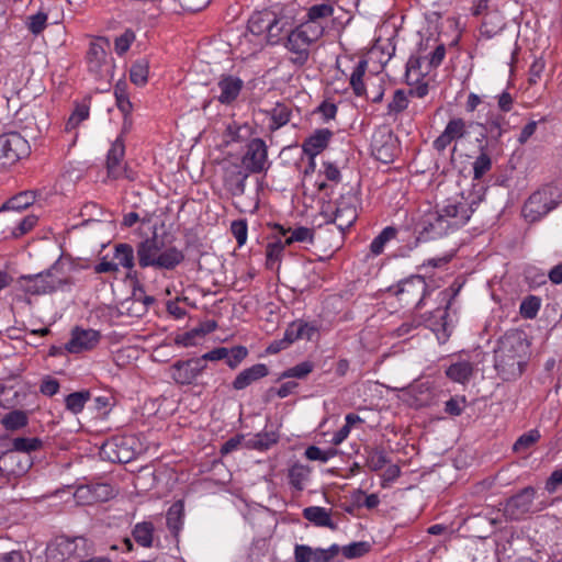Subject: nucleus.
Returning a JSON list of instances; mask_svg holds the SVG:
<instances>
[{
	"instance_id": "obj_56",
	"label": "nucleus",
	"mask_w": 562,
	"mask_h": 562,
	"mask_svg": "<svg viewBox=\"0 0 562 562\" xmlns=\"http://www.w3.org/2000/svg\"><path fill=\"white\" fill-rule=\"evenodd\" d=\"M47 15L43 12H38L32 16H30L29 30L37 35L40 34L46 26Z\"/></svg>"
},
{
	"instance_id": "obj_47",
	"label": "nucleus",
	"mask_w": 562,
	"mask_h": 562,
	"mask_svg": "<svg viewBox=\"0 0 562 562\" xmlns=\"http://www.w3.org/2000/svg\"><path fill=\"white\" fill-rule=\"evenodd\" d=\"M89 116V108L85 104H79L76 106L75 111L69 116L66 122L65 130L70 132L75 130L82 121L87 120Z\"/></svg>"
},
{
	"instance_id": "obj_11",
	"label": "nucleus",
	"mask_w": 562,
	"mask_h": 562,
	"mask_svg": "<svg viewBox=\"0 0 562 562\" xmlns=\"http://www.w3.org/2000/svg\"><path fill=\"white\" fill-rule=\"evenodd\" d=\"M100 340V334L93 329L75 328L70 340L65 345V349L70 353H80L91 350Z\"/></svg>"
},
{
	"instance_id": "obj_22",
	"label": "nucleus",
	"mask_w": 562,
	"mask_h": 562,
	"mask_svg": "<svg viewBox=\"0 0 562 562\" xmlns=\"http://www.w3.org/2000/svg\"><path fill=\"white\" fill-rule=\"evenodd\" d=\"M473 374V367L469 361H458L450 364L446 370V375L453 382L467 383Z\"/></svg>"
},
{
	"instance_id": "obj_48",
	"label": "nucleus",
	"mask_w": 562,
	"mask_h": 562,
	"mask_svg": "<svg viewBox=\"0 0 562 562\" xmlns=\"http://www.w3.org/2000/svg\"><path fill=\"white\" fill-rule=\"evenodd\" d=\"M278 437L274 432H263L256 435L251 440H249V446L257 450H267L273 443H276Z\"/></svg>"
},
{
	"instance_id": "obj_55",
	"label": "nucleus",
	"mask_w": 562,
	"mask_h": 562,
	"mask_svg": "<svg viewBox=\"0 0 562 562\" xmlns=\"http://www.w3.org/2000/svg\"><path fill=\"white\" fill-rule=\"evenodd\" d=\"M231 231L239 246H243L247 239V222L246 220H237L232 222Z\"/></svg>"
},
{
	"instance_id": "obj_29",
	"label": "nucleus",
	"mask_w": 562,
	"mask_h": 562,
	"mask_svg": "<svg viewBox=\"0 0 562 562\" xmlns=\"http://www.w3.org/2000/svg\"><path fill=\"white\" fill-rule=\"evenodd\" d=\"M397 229L393 226L385 227L371 243L370 251L374 256L383 252L385 245L396 237Z\"/></svg>"
},
{
	"instance_id": "obj_4",
	"label": "nucleus",
	"mask_w": 562,
	"mask_h": 562,
	"mask_svg": "<svg viewBox=\"0 0 562 562\" xmlns=\"http://www.w3.org/2000/svg\"><path fill=\"white\" fill-rule=\"evenodd\" d=\"M164 243L154 233L153 237L146 238L137 245V259L142 268L154 267L157 269L172 270L184 259V255L176 247L165 250Z\"/></svg>"
},
{
	"instance_id": "obj_58",
	"label": "nucleus",
	"mask_w": 562,
	"mask_h": 562,
	"mask_svg": "<svg viewBox=\"0 0 562 562\" xmlns=\"http://www.w3.org/2000/svg\"><path fill=\"white\" fill-rule=\"evenodd\" d=\"M59 387V382L56 379L46 375L41 383L40 391L46 396H53L58 393Z\"/></svg>"
},
{
	"instance_id": "obj_5",
	"label": "nucleus",
	"mask_w": 562,
	"mask_h": 562,
	"mask_svg": "<svg viewBox=\"0 0 562 562\" xmlns=\"http://www.w3.org/2000/svg\"><path fill=\"white\" fill-rule=\"evenodd\" d=\"M30 151L29 143L19 133L0 135V161L12 165L26 156Z\"/></svg>"
},
{
	"instance_id": "obj_25",
	"label": "nucleus",
	"mask_w": 562,
	"mask_h": 562,
	"mask_svg": "<svg viewBox=\"0 0 562 562\" xmlns=\"http://www.w3.org/2000/svg\"><path fill=\"white\" fill-rule=\"evenodd\" d=\"M114 259L119 265L130 270L127 277L132 278V269L134 267V250L128 244H117L115 246Z\"/></svg>"
},
{
	"instance_id": "obj_27",
	"label": "nucleus",
	"mask_w": 562,
	"mask_h": 562,
	"mask_svg": "<svg viewBox=\"0 0 562 562\" xmlns=\"http://www.w3.org/2000/svg\"><path fill=\"white\" fill-rule=\"evenodd\" d=\"M149 63L146 58L136 60L130 69V79L136 86H144L147 82Z\"/></svg>"
},
{
	"instance_id": "obj_45",
	"label": "nucleus",
	"mask_w": 562,
	"mask_h": 562,
	"mask_svg": "<svg viewBox=\"0 0 562 562\" xmlns=\"http://www.w3.org/2000/svg\"><path fill=\"white\" fill-rule=\"evenodd\" d=\"M313 363L310 361L301 362L285 371H283L279 380L281 379H288V378H296V379H304L306 375H308L313 371Z\"/></svg>"
},
{
	"instance_id": "obj_23",
	"label": "nucleus",
	"mask_w": 562,
	"mask_h": 562,
	"mask_svg": "<svg viewBox=\"0 0 562 562\" xmlns=\"http://www.w3.org/2000/svg\"><path fill=\"white\" fill-rule=\"evenodd\" d=\"M271 123L270 131H277L286 125L291 121L292 109L284 103H277L274 108L269 111Z\"/></svg>"
},
{
	"instance_id": "obj_59",
	"label": "nucleus",
	"mask_w": 562,
	"mask_h": 562,
	"mask_svg": "<svg viewBox=\"0 0 562 562\" xmlns=\"http://www.w3.org/2000/svg\"><path fill=\"white\" fill-rule=\"evenodd\" d=\"M37 222V217L34 216V215H29V216H25L23 217L19 225L16 226L15 229H13L12 234L14 237H19V236H22L24 234H26L27 232H30L34 225L36 224Z\"/></svg>"
},
{
	"instance_id": "obj_64",
	"label": "nucleus",
	"mask_w": 562,
	"mask_h": 562,
	"mask_svg": "<svg viewBox=\"0 0 562 562\" xmlns=\"http://www.w3.org/2000/svg\"><path fill=\"white\" fill-rule=\"evenodd\" d=\"M562 484V469L555 470L551 473L546 482V490L549 493H554L559 485Z\"/></svg>"
},
{
	"instance_id": "obj_54",
	"label": "nucleus",
	"mask_w": 562,
	"mask_h": 562,
	"mask_svg": "<svg viewBox=\"0 0 562 562\" xmlns=\"http://www.w3.org/2000/svg\"><path fill=\"white\" fill-rule=\"evenodd\" d=\"M135 40V34L132 30H126L121 36L115 40V52L119 55L125 54L128 49L133 41Z\"/></svg>"
},
{
	"instance_id": "obj_63",
	"label": "nucleus",
	"mask_w": 562,
	"mask_h": 562,
	"mask_svg": "<svg viewBox=\"0 0 562 562\" xmlns=\"http://www.w3.org/2000/svg\"><path fill=\"white\" fill-rule=\"evenodd\" d=\"M546 67V63L542 58L536 59L529 69V82L535 85L538 79L541 77Z\"/></svg>"
},
{
	"instance_id": "obj_14",
	"label": "nucleus",
	"mask_w": 562,
	"mask_h": 562,
	"mask_svg": "<svg viewBox=\"0 0 562 562\" xmlns=\"http://www.w3.org/2000/svg\"><path fill=\"white\" fill-rule=\"evenodd\" d=\"M427 283L422 276H411L397 284L396 295L407 294L412 301L417 300L416 306H420L427 294Z\"/></svg>"
},
{
	"instance_id": "obj_1",
	"label": "nucleus",
	"mask_w": 562,
	"mask_h": 562,
	"mask_svg": "<svg viewBox=\"0 0 562 562\" xmlns=\"http://www.w3.org/2000/svg\"><path fill=\"white\" fill-rule=\"evenodd\" d=\"M528 353L529 345L521 334H506L494 350V368L503 380H516L524 372Z\"/></svg>"
},
{
	"instance_id": "obj_15",
	"label": "nucleus",
	"mask_w": 562,
	"mask_h": 562,
	"mask_svg": "<svg viewBox=\"0 0 562 562\" xmlns=\"http://www.w3.org/2000/svg\"><path fill=\"white\" fill-rule=\"evenodd\" d=\"M357 220V210L352 202H347L344 196L337 201L335 216H329L326 224L337 223L338 229L344 233Z\"/></svg>"
},
{
	"instance_id": "obj_8",
	"label": "nucleus",
	"mask_w": 562,
	"mask_h": 562,
	"mask_svg": "<svg viewBox=\"0 0 562 562\" xmlns=\"http://www.w3.org/2000/svg\"><path fill=\"white\" fill-rule=\"evenodd\" d=\"M206 368L201 357L179 360L171 366L172 380L181 385L191 384Z\"/></svg>"
},
{
	"instance_id": "obj_20",
	"label": "nucleus",
	"mask_w": 562,
	"mask_h": 562,
	"mask_svg": "<svg viewBox=\"0 0 562 562\" xmlns=\"http://www.w3.org/2000/svg\"><path fill=\"white\" fill-rule=\"evenodd\" d=\"M125 155V145H124V142L122 139V137H117L109 153H108V157H106V167H108V171H109V175L114 177V178H117L120 176V172H119V166L123 159Z\"/></svg>"
},
{
	"instance_id": "obj_35",
	"label": "nucleus",
	"mask_w": 562,
	"mask_h": 562,
	"mask_svg": "<svg viewBox=\"0 0 562 562\" xmlns=\"http://www.w3.org/2000/svg\"><path fill=\"white\" fill-rule=\"evenodd\" d=\"M7 430H16L27 425V415L23 411H12L3 416L1 420Z\"/></svg>"
},
{
	"instance_id": "obj_38",
	"label": "nucleus",
	"mask_w": 562,
	"mask_h": 562,
	"mask_svg": "<svg viewBox=\"0 0 562 562\" xmlns=\"http://www.w3.org/2000/svg\"><path fill=\"white\" fill-rule=\"evenodd\" d=\"M368 63L362 59L358 63L350 77V85L356 95H362L366 92L363 85V76L367 70Z\"/></svg>"
},
{
	"instance_id": "obj_39",
	"label": "nucleus",
	"mask_w": 562,
	"mask_h": 562,
	"mask_svg": "<svg viewBox=\"0 0 562 562\" xmlns=\"http://www.w3.org/2000/svg\"><path fill=\"white\" fill-rule=\"evenodd\" d=\"M540 432L537 429H531L525 434H522L514 443L513 450L516 453L526 452L530 447H532L539 439Z\"/></svg>"
},
{
	"instance_id": "obj_19",
	"label": "nucleus",
	"mask_w": 562,
	"mask_h": 562,
	"mask_svg": "<svg viewBox=\"0 0 562 562\" xmlns=\"http://www.w3.org/2000/svg\"><path fill=\"white\" fill-rule=\"evenodd\" d=\"M303 517L313 522L317 527H327L331 530L337 529V524H335L331 518L329 512L319 506H311L303 509Z\"/></svg>"
},
{
	"instance_id": "obj_24",
	"label": "nucleus",
	"mask_w": 562,
	"mask_h": 562,
	"mask_svg": "<svg viewBox=\"0 0 562 562\" xmlns=\"http://www.w3.org/2000/svg\"><path fill=\"white\" fill-rule=\"evenodd\" d=\"M35 201V192L33 191H23L19 194L14 195L10 200H8L1 207L0 211L4 210H14L21 211L30 205H32Z\"/></svg>"
},
{
	"instance_id": "obj_49",
	"label": "nucleus",
	"mask_w": 562,
	"mask_h": 562,
	"mask_svg": "<svg viewBox=\"0 0 562 562\" xmlns=\"http://www.w3.org/2000/svg\"><path fill=\"white\" fill-rule=\"evenodd\" d=\"M445 133L452 140L462 138L467 133L465 122L460 117L450 120L445 128Z\"/></svg>"
},
{
	"instance_id": "obj_51",
	"label": "nucleus",
	"mask_w": 562,
	"mask_h": 562,
	"mask_svg": "<svg viewBox=\"0 0 562 562\" xmlns=\"http://www.w3.org/2000/svg\"><path fill=\"white\" fill-rule=\"evenodd\" d=\"M229 356L226 358V363L231 369H236L240 362L248 356V350L245 346H235L228 349Z\"/></svg>"
},
{
	"instance_id": "obj_13",
	"label": "nucleus",
	"mask_w": 562,
	"mask_h": 562,
	"mask_svg": "<svg viewBox=\"0 0 562 562\" xmlns=\"http://www.w3.org/2000/svg\"><path fill=\"white\" fill-rule=\"evenodd\" d=\"M220 93L216 95L217 101L224 105L234 103L244 88V81L233 75L222 76L217 82Z\"/></svg>"
},
{
	"instance_id": "obj_30",
	"label": "nucleus",
	"mask_w": 562,
	"mask_h": 562,
	"mask_svg": "<svg viewBox=\"0 0 562 562\" xmlns=\"http://www.w3.org/2000/svg\"><path fill=\"white\" fill-rule=\"evenodd\" d=\"M153 532L154 526L151 522H140L134 527L132 535L139 546L149 548L153 544Z\"/></svg>"
},
{
	"instance_id": "obj_36",
	"label": "nucleus",
	"mask_w": 562,
	"mask_h": 562,
	"mask_svg": "<svg viewBox=\"0 0 562 562\" xmlns=\"http://www.w3.org/2000/svg\"><path fill=\"white\" fill-rule=\"evenodd\" d=\"M106 57L105 49L100 42H92L88 50V61L91 70L98 71Z\"/></svg>"
},
{
	"instance_id": "obj_10",
	"label": "nucleus",
	"mask_w": 562,
	"mask_h": 562,
	"mask_svg": "<svg viewBox=\"0 0 562 562\" xmlns=\"http://www.w3.org/2000/svg\"><path fill=\"white\" fill-rule=\"evenodd\" d=\"M313 40L307 35L303 26L290 30L285 47L294 53L296 57L293 61L297 65H304L308 59V47Z\"/></svg>"
},
{
	"instance_id": "obj_50",
	"label": "nucleus",
	"mask_w": 562,
	"mask_h": 562,
	"mask_svg": "<svg viewBox=\"0 0 562 562\" xmlns=\"http://www.w3.org/2000/svg\"><path fill=\"white\" fill-rule=\"evenodd\" d=\"M333 13L334 8L330 4L321 3L312 5L307 12L308 22H315L318 19L330 16Z\"/></svg>"
},
{
	"instance_id": "obj_44",
	"label": "nucleus",
	"mask_w": 562,
	"mask_h": 562,
	"mask_svg": "<svg viewBox=\"0 0 562 562\" xmlns=\"http://www.w3.org/2000/svg\"><path fill=\"white\" fill-rule=\"evenodd\" d=\"M310 243L314 241V229L300 226L291 231V235L285 238L284 245H291L293 243Z\"/></svg>"
},
{
	"instance_id": "obj_21",
	"label": "nucleus",
	"mask_w": 562,
	"mask_h": 562,
	"mask_svg": "<svg viewBox=\"0 0 562 562\" xmlns=\"http://www.w3.org/2000/svg\"><path fill=\"white\" fill-rule=\"evenodd\" d=\"M248 173L237 169L226 173L224 179L225 188L232 195L240 196L245 193Z\"/></svg>"
},
{
	"instance_id": "obj_3",
	"label": "nucleus",
	"mask_w": 562,
	"mask_h": 562,
	"mask_svg": "<svg viewBox=\"0 0 562 562\" xmlns=\"http://www.w3.org/2000/svg\"><path fill=\"white\" fill-rule=\"evenodd\" d=\"M475 200L470 203L464 201H448L446 205L429 215L424 222V232L430 238L442 237L449 231L457 229L468 223L474 212Z\"/></svg>"
},
{
	"instance_id": "obj_28",
	"label": "nucleus",
	"mask_w": 562,
	"mask_h": 562,
	"mask_svg": "<svg viewBox=\"0 0 562 562\" xmlns=\"http://www.w3.org/2000/svg\"><path fill=\"white\" fill-rule=\"evenodd\" d=\"M480 155L473 162V177L481 179L492 168V159L486 151V145H479Z\"/></svg>"
},
{
	"instance_id": "obj_31",
	"label": "nucleus",
	"mask_w": 562,
	"mask_h": 562,
	"mask_svg": "<svg viewBox=\"0 0 562 562\" xmlns=\"http://www.w3.org/2000/svg\"><path fill=\"white\" fill-rule=\"evenodd\" d=\"M90 396L89 391L70 393L65 398L66 408L72 414H79L83 409L85 404L90 400Z\"/></svg>"
},
{
	"instance_id": "obj_53",
	"label": "nucleus",
	"mask_w": 562,
	"mask_h": 562,
	"mask_svg": "<svg viewBox=\"0 0 562 562\" xmlns=\"http://www.w3.org/2000/svg\"><path fill=\"white\" fill-rule=\"evenodd\" d=\"M408 105L407 95L403 90L394 92L392 101L389 103L390 113H401Z\"/></svg>"
},
{
	"instance_id": "obj_37",
	"label": "nucleus",
	"mask_w": 562,
	"mask_h": 562,
	"mask_svg": "<svg viewBox=\"0 0 562 562\" xmlns=\"http://www.w3.org/2000/svg\"><path fill=\"white\" fill-rule=\"evenodd\" d=\"M288 26H290V22L286 18H277L273 15L272 21L267 30L268 38L271 44H276L279 42L280 35L283 32H289Z\"/></svg>"
},
{
	"instance_id": "obj_6",
	"label": "nucleus",
	"mask_w": 562,
	"mask_h": 562,
	"mask_svg": "<svg viewBox=\"0 0 562 562\" xmlns=\"http://www.w3.org/2000/svg\"><path fill=\"white\" fill-rule=\"evenodd\" d=\"M536 490L532 486H527L513 495L505 503L503 513L509 520H519L531 509Z\"/></svg>"
},
{
	"instance_id": "obj_17",
	"label": "nucleus",
	"mask_w": 562,
	"mask_h": 562,
	"mask_svg": "<svg viewBox=\"0 0 562 562\" xmlns=\"http://www.w3.org/2000/svg\"><path fill=\"white\" fill-rule=\"evenodd\" d=\"M269 374V369L265 363H257L239 372L232 383L236 391H240L249 386L252 382L258 381Z\"/></svg>"
},
{
	"instance_id": "obj_7",
	"label": "nucleus",
	"mask_w": 562,
	"mask_h": 562,
	"mask_svg": "<svg viewBox=\"0 0 562 562\" xmlns=\"http://www.w3.org/2000/svg\"><path fill=\"white\" fill-rule=\"evenodd\" d=\"M241 162L251 173H259L267 170L269 162L268 148L265 140L261 138H252L247 144V150L243 156Z\"/></svg>"
},
{
	"instance_id": "obj_52",
	"label": "nucleus",
	"mask_w": 562,
	"mask_h": 562,
	"mask_svg": "<svg viewBox=\"0 0 562 562\" xmlns=\"http://www.w3.org/2000/svg\"><path fill=\"white\" fill-rule=\"evenodd\" d=\"M335 454H336V450H334V449L323 451L321 448H318L316 446H310L305 450V457L312 461L327 462Z\"/></svg>"
},
{
	"instance_id": "obj_34",
	"label": "nucleus",
	"mask_w": 562,
	"mask_h": 562,
	"mask_svg": "<svg viewBox=\"0 0 562 562\" xmlns=\"http://www.w3.org/2000/svg\"><path fill=\"white\" fill-rule=\"evenodd\" d=\"M387 463H390V460H389L384 449L375 448V449H370L368 451L366 465L371 471H379L382 468H384Z\"/></svg>"
},
{
	"instance_id": "obj_41",
	"label": "nucleus",
	"mask_w": 562,
	"mask_h": 562,
	"mask_svg": "<svg viewBox=\"0 0 562 562\" xmlns=\"http://www.w3.org/2000/svg\"><path fill=\"white\" fill-rule=\"evenodd\" d=\"M114 95L117 108L126 115L132 111V103L128 99L127 83L119 81L114 87Z\"/></svg>"
},
{
	"instance_id": "obj_16",
	"label": "nucleus",
	"mask_w": 562,
	"mask_h": 562,
	"mask_svg": "<svg viewBox=\"0 0 562 562\" xmlns=\"http://www.w3.org/2000/svg\"><path fill=\"white\" fill-rule=\"evenodd\" d=\"M333 136V132L328 128H319L316 130L302 145L304 154H306L310 158H315L321 151H323L330 138Z\"/></svg>"
},
{
	"instance_id": "obj_62",
	"label": "nucleus",
	"mask_w": 562,
	"mask_h": 562,
	"mask_svg": "<svg viewBox=\"0 0 562 562\" xmlns=\"http://www.w3.org/2000/svg\"><path fill=\"white\" fill-rule=\"evenodd\" d=\"M227 356H229L228 348L217 347L201 356V359H203V362L206 363L207 361H218L226 359Z\"/></svg>"
},
{
	"instance_id": "obj_18",
	"label": "nucleus",
	"mask_w": 562,
	"mask_h": 562,
	"mask_svg": "<svg viewBox=\"0 0 562 562\" xmlns=\"http://www.w3.org/2000/svg\"><path fill=\"white\" fill-rule=\"evenodd\" d=\"M371 147L372 154L376 160L382 161L383 164H389L393 161V158L395 156V148L391 133H389L386 136H382L381 139L373 138Z\"/></svg>"
},
{
	"instance_id": "obj_60",
	"label": "nucleus",
	"mask_w": 562,
	"mask_h": 562,
	"mask_svg": "<svg viewBox=\"0 0 562 562\" xmlns=\"http://www.w3.org/2000/svg\"><path fill=\"white\" fill-rule=\"evenodd\" d=\"M313 548L306 544H295L294 560L295 562H312Z\"/></svg>"
},
{
	"instance_id": "obj_26",
	"label": "nucleus",
	"mask_w": 562,
	"mask_h": 562,
	"mask_svg": "<svg viewBox=\"0 0 562 562\" xmlns=\"http://www.w3.org/2000/svg\"><path fill=\"white\" fill-rule=\"evenodd\" d=\"M273 15L268 11L252 14L248 21V30L256 35L267 32Z\"/></svg>"
},
{
	"instance_id": "obj_42",
	"label": "nucleus",
	"mask_w": 562,
	"mask_h": 562,
	"mask_svg": "<svg viewBox=\"0 0 562 562\" xmlns=\"http://www.w3.org/2000/svg\"><path fill=\"white\" fill-rule=\"evenodd\" d=\"M42 447V441L38 438H24L18 437L12 441V450H16L21 453L30 454L32 451H36Z\"/></svg>"
},
{
	"instance_id": "obj_12",
	"label": "nucleus",
	"mask_w": 562,
	"mask_h": 562,
	"mask_svg": "<svg viewBox=\"0 0 562 562\" xmlns=\"http://www.w3.org/2000/svg\"><path fill=\"white\" fill-rule=\"evenodd\" d=\"M553 207V201L546 193L535 192L526 201L522 214L528 221L536 222L547 215Z\"/></svg>"
},
{
	"instance_id": "obj_57",
	"label": "nucleus",
	"mask_w": 562,
	"mask_h": 562,
	"mask_svg": "<svg viewBox=\"0 0 562 562\" xmlns=\"http://www.w3.org/2000/svg\"><path fill=\"white\" fill-rule=\"evenodd\" d=\"M465 407L464 397H451L446 402L445 412L451 416H459Z\"/></svg>"
},
{
	"instance_id": "obj_61",
	"label": "nucleus",
	"mask_w": 562,
	"mask_h": 562,
	"mask_svg": "<svg viewBox=\"0 0 562 562\" xmlns=\"http://www.w3.org/2000/svg\"><path fill=\"white\" fill-rule=\"evenodd\" d=\"M293 328L295 329L297 340L303 338L311 340L315 334L314 327L310 326L307 323L293 322Z\"/></svg>"
},
{
	"instance_id": "obj_46",
	"label": "nucleus",
	"mask_w": 562,
	"mask_h": 562,
	"mask_svg": "<svg viewBox=\"0 0 562 562\" xmlns=\"http://www.w3.org/2000/svg\"><path fill=\"white\" fill-rule=\"evenodd\" d=\"M371 546L366 541L352 542L341 548V553L347 559H357L370 551Z\"/></svg>"
},
{
	"instance_id": "obj_32",
	"label": "nucleus",
	"mask_w": 562,
	"mask_h": 562,
	"mask_svg": "<svg viewBox=\"0 0 562 562\" xmlns=\"http://www.w3.org/2000/svg\"><path fill=\"white\" fill-rule=\"evenodd\" d=\"M182 517H183V505L178 502L175 503L168 510L166 520L167 526L171 530V532L177 536L182 527Z\"/></svg>"
},
{
	"instance_id": "obj_43",
	"label": "nucleus",
	"mask_w": 562,
	"mask_h": 562,
	"mask_svg": "<svg viewBox=\"0 0 562 562\" xmlns=\"http://www.w3.org/2000/svg\"><path fill=\"white\" fill-rule=\"evenodd\" d=\"M541 300L536 295H528L520 304V315L526 319H532L537 316L540 308Z\"/></svg>"
},
{
	"instance_id": "obj_9",
	"label": "nucleus",
	"mask_w": 562,
	"mask_h": 562,
	"mask_svg": "<svg viewBox=\"0 0 562 562\" xmlns=\"http://www.w3.org/2000/svg\"><path fill=\"white\" fill-rule=\"evenodd\" d=\"M32 463L30 454L12 449L2 452L0 456V471L7 475H23L31 469Z\"/></svg>"
},
{
	"instance_id": "obj_2",
	"label": "nucleus",
	"mask_w": 562,
	"mask_h": 562,
	"mask_svg": "<svg viewBox=\"0 0 562 562\" xmlns=\"http://www.w3.org/2000/svg\"><path fill=\"white\" fill-rule=\"evenodd\" d=\"M64 267L65 262L59 258L42 272L23 274L16 280V289L30 295H47L57 291H69L76 280L64 272Z\"/></svg>"
},
{
	"instance_id": "obj_33",
	"label": "nucleus",
	"mask_w": 562,
	"mask_h": 562,
	"mask_svg": "<svg viewBox=\"0 0 562 562\" xmlns=\"http://www.w3.org/2000/svg\"><path fill=\"white\" fill-rule=\"evenodd\" d=\"M311 469L307 465L295 463L289 470V480L291 485L297 491L303 490V482L310 476Z\"/></svg>"
},
{
	"instance_id": "obj_40",
	"label": "nucleus",
	"mask_w": 562,
	"mask_h": 562,
	"mask_svg": "<svg viewBox=\"0 0 562 562\" xmlns=\"http://www.w3.org/2000/svg\"><path fill=\"white\" fill-rule=\"evenodd\" d=\"M504 117L501 115H497L495 117L490 119L486 124L476 123L479 127L482 130H485V132H488L491 135L492 140L498 142L502 135L506 132V130L503 126Z\"/></svg>"
}]
</instances>
